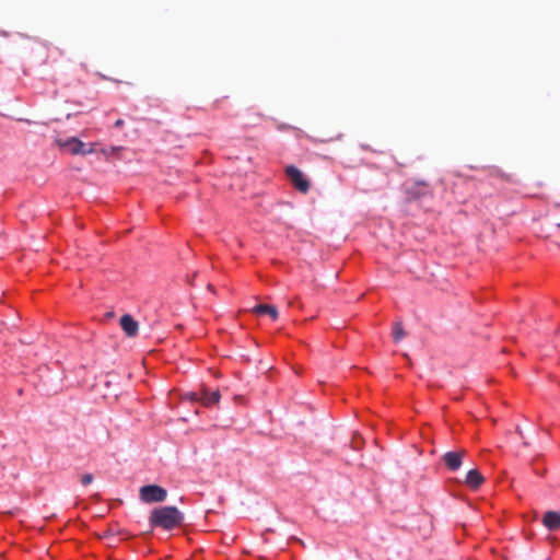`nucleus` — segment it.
<instances>
[{
	"mask_svg": "<svg viewBox=\"0 0 560 560\" xmlns=\"http://www.w3.org/2000/svg\"><path fill=\"white\" fill-rule=\"evenodd\" d=\"M465 454V450L446 452L443 455L442 459L447 469H450L451 471H456L460 468Z\"/></svg>",
	"mask_w": 560,
	"mask_h": 560,
	"instance_id": "nucleus-5",
	"label": "nucleus"
},
{
	"mask_svg": "<svg viewBox=\"0 0 560 560\" xmlns=\"http://www.w3.org/2000/svg\"><path fill=\"white\" fill-rule=\"evenodd\" d=\"M124 124H125V122H124V120H122V119H117V120L115 121V127H116V128H121V127L124 126Z\"/></svg>",
	"mask_w": 560,
	"mask_h": 560,
	"instance_id": "nucleus-14",
	"label": "nucleus"
},
{
	"mask_svg": "<svg viewBox=\"0 0 560 560\" xmlns=\"http://www.w3.org/2000/svg\"><path fill=\"white\" fill-rule=\"evenodd\" d=\"M515 431L521 439H524V433H523V430L521 429V427H516Z\"/></svg>",
	"mask_w": 560,
	"mask_h": 560,
	"instance_id": "nucleus-15",
	"label": "nucleus"
},
{
	"mask_svg": "<svg viewBox=\"0 0 560 560\" xmlns=\"http://www.w3.org/2000/svg\"><path fill=\"white\" fill-rule=\"evenodd\" d=\"M121 149H122L121 147H112L110 151L114 153V152L120 151Z\"/></svg>",
	"mask_w": 560,
	"mask_h": 560,
	"instance_id": "nucleus-16",
	"label": "nucleus"
},
{
	"mask_svg": "<svg viewBox=\"0 0 560 560\" xmlns=\"http://www.w3.org/2000/svg\"><path fill=\"white\" fill-rule=\"evenodd\" d=\"M139 497L144 503L163 502L167 497V491L158 485H147L140 488Z\"/></svg>",
	"mask_w": 560,
	"mask_h": 560,
	"instance_id": "nucleus-2",
	"label": "nucleus"
},
{
	"mask_svg": "<svg viewBox=\"0 0 560 560\" xmlns=\"http://www.w3.org/2000/svg\"><path fill=\"white\" fill-rule=\"evenodd\" d=\"M523 445L527 447V446H529V443L527 441H524Z\"/></svg>",
	"mask_w": 560,
	"mask_h": 560,
	"instance_id": "nucleus-17",
	"label": "nucleus"
},
{
	"mask_svg": "<svg viewBox=\"0 0 560 560\" xmlns=\"http://www.w3.org/2000/svg\"><path fill=\"white\" fill-rule=\"evenodd\" d=\"M287 176L293 186L301 192L306 194L310 190L311 184L307 177L298 167L290 165L287 167Z\"/></svg>",
	"mask_w": 560,
	"mask_h": 560,
	"instance_id": "nucleus-4",
	"label": "nucleus"
},
{
	"mask_svg": "<svg viewBox=\"0 0 560 560\" xmlns=\"http://www.w3.org/2000/svg\"><path fill=\"white\" fill-rule=\"evenodd\" d=\"M483 481H485V478L482 477L480 471L477 469H470L467 472L466 479H465V483L474 490L478 489L483 483Z\"/></svg>",
	"mask_w": 560,
	"mask_h": 560,
	"instance_id": "nucleus-9",
	"label": "nucleus"
},
{
	"mask_svg": "<svg viewBox=\"0 0 560 560\" xmlns=\"http://www.w3.org/2000/svg\"><path fill=\"white\" fill-rule=\"evenodd\" d=\"M120 326L128 337H135L138 334V322L129 314H125L120 317Z\"/></svg>",
	"mask_w": 560,
	"mask_h": 560,
	"instance_id": "nucleus-6",
	"label": "nucleus"
},
{
	"mask_svg": "<svg viewBox=\"0 0 560 560\" xmlns=\"http://www.w3.org/2000/svg\"><path fill=\"white\" fill-rule=\"evenodd\" d=\"M149 521L154 527L171 530L184 523V514L175 506H162L151 512Z\"/></svg>",
	"mask_w": 560,
	"mask_h": 560,
	"instance_id": "nucleus-1",
	"label": "nucleus"
},
{
	"mask_svg": "<svg viewBox=\"0 0 560 560\" xmlns=\"http://www.w3.org/2000/svg\"><path fill=\"white\" fill-rule=\"evenodd\" d=\"M57 144L60 148H67L72 154H90L94 152L93 144H85L84 142L80 141L79 139L72 137L68 138L67 140L57 139Z\"/></svg>",
	"mask_w": 560,
	"mask_h": 560,
	"instance_id": "nucleus-3",
	"label": "nucleus"
},
{
	"mask_svg": "<svg viewBox=\"0 0 560 560\" xmlns=\"http://www.w3.org/2000/svg\"><path fill=\"white\" fill-rule=\"evenodd\" d=\"M406 336V332L404 330L402 324L400 322H397L394 324L393 327V337L395 341H399Z\"/></svg>",
	"mask_w": 560,
	"mask_h": 560,
	"instance_id": "nucleus-11",
	"label": "nucleus"
},
{
	"mask_svg": "<svg viewBox=\"0 0 560 560\" xmlns=\"http://www.w3.org/2000/svg\"><path fill=\"white\" fill-rule=\"evenodd\" d=\"M93 480H94V476L92 474H89V472L82 475V477H81V483L83 486H89L90 483L93 482Z\"/></svg>",
	"mask_w": 560,
	"mask_h": 560,
	"instance_id": "nucleus-12",
	"label": "nucleus"
},
{
	"mask_svg": "<svg viewBox=\"0 0 560 560\" xmlns=\"http://www.w3.org/2000/svg\"><path fill=\"white\" fill-rule=\"evenodd\" d=\"M220 397H221V395L218 389L213 390V392H209L208 388L202 387L200 390V401L206 407L217 405L220 401Z\"/></svg>",
	"mask_w": 560,
	"mask_h": 560,
	"instance_id": "nucleus-7",
	"label": "nucleus"
},
{
	"mask_svg": "<svg viewBox=\"0 0 560 560\" xmlns=\"http://www.w3.org/2000/svg\"><path fill=\"white\" fill-rule=\"evenodd\" d=\"M208 289L211 291H214L213 287L211 284H208Z\"/></svg>",
	"mask_w": 560,
	"mask_h": 560,
	"instance_id": "nucleus-18",
	"label": "nucleus"
},
{
	"mask_svg": "<svg viewBox=\"0 0 560 560\" xmlns=\"http://www.w3.org/2000/svg\"><path fill=\"white\" fill-rule=\"evenodd\" d=\"M186 397L190 400H200V393H188Z\"/></svg>",
	"mask_w": 560,
	"mask_h": 560,
	"instance_id": "nucleus-13",
	"label": "nucleus"
},
{
	"mask_svg": "<svg viewBox=\"0 0 560 560\" xmlns=\"http://www.w3.org/2000/svg\"><path fill=\"white\" fill-rule=\"evenodd\" d=\"M253 313H255L256 315H264V314H267L269 315L273 320H276L279 316V313H278V310L276 306L273 305H269V304H259V305H256L253 307L252 310Z\"/></svg>",
	"mask_w": 560,
	"mask_h": 560,
	"instance_id": "nucleus-10",
	"label": "nucleus"
},
{
	"mask_svg": "<svg viewBox=\"0 0 560 560\" xmlns=\"http://www.w3.org/2000/svg\"><path fill=\"white\" fill-rule=\"evenodd\" d=\"M542 524L549 530H556L560 527V513L556 511H548L542 516Z\"/></svg>",
	"mask_w": 560,
	"mask_h": 560,
	"instance_id": "nucleus-8",
	"label": "nucleus"
}]
</instances>
